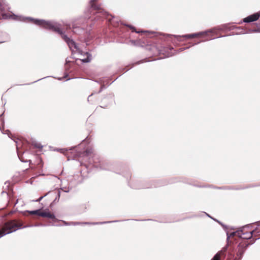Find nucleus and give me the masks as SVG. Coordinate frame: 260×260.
Here are the masks:
<instances>
[{
	"instance_id": "nucleus-17",
	"label": "nucleus",
	"mask_w": 260,
	"mask_h": 260,
	"mask_svg": "<svg viewBox=\"0 0 260 260\" xmlns=\"http://www.w3.org/2000/svg\"><path fill=\"white\" fill-rule=\"evenodd\" d=\"M129 27L133 29H134V28L133 26H129Z\"/></svg>"
},
{
	"instance_id": "nucleus-18",
	"label": "nucleus",
	"mask_w": 260,
	"mask_h": 260,
	"mask_svg": "<svg viewBox=\"0 0 260 260\" xmlns=\"http://www.w3.org/2000/svg\"><path fill=\"white\" fill-rule=\"evenodd\" d=\"M113 19H114V17H113V18H112V19H109V21H113Z\"/></svg>"
},
{
	"instance_id": "nucleus-3",
	"label": "nucleus",
	"mask_w": 260,
	"mask_h": 260,
	"mask_svg": "<svg viewBox=\"0 0 260 260\" xmlns=\"http://www.w3.org/2000/svg\"><path fill=\"white\" fill-rule=\"evenodd\" d=\"M236 236L243 239H249L253 236L260 238V227L252 230L250 226L243 227L241 230L235 233Z\"/></svg>"
},
{
	"instance_id": "nucleus-11",
	"label": "nucleus",
	"mask_w": 260,
	"mask_h": 260,
	"mask_svg": "<svg viewBox=\"0 0 260 260\" xmlns=\"http://www.w3.org/2000/svg\"><path fill=\"white\" fill-rule=\"evenodd\" d=\"M85 54L87 56L86 58L81 59V60L84 62H88L90 61L91 60V55L87 52H86Z\"/></svg>"
},
{
	"instance_id": "nucleus-6",
	"label": "nucleus",
	"mask_w": 260,
	"mask_h": 260,
	"mask_svg": "<svg viewBox=\"0 0 260 260\" xmlns=\"http://www.w3.org/2000/svg\"><path fill=\"white\" fill-rule=\"evenodd\" d=\"M249 244L247 241H243L239 243L238 246L237 256L240 258L243 254L247 246Z\"/></svg>"
},
{
	"instance_id": "nucleus-20",
	"label": "nucleus",
	"mask_w": 260,
	"mask_h": 260,
	"mask_svg": "<svg viewBox=\"0 0 260 260\" xmlns=\"http://www.w3.org/2000/svg\"><path fill=\"white\" fill-rule=\"evenodd\" d=\"M4 42H0V43H3Z\"/></svg>"
},
{
	"instance_id": "nucleus-19",
	"label": "nucleus",
	"mask_w": 260,
	"mask_h": 260,
	"mask_svg": "<svg viewBox=\"0 0 260 260\" xmlns=\"http://www.w3.org/2000/svg\"><path fill=\"white\" fill-rule=\"evenodd\" d=\"M92 95H93V94H90V95H89L88 98H89L90 96H92Z\"/></svg>"
},
{
	"instance_id": "nucleus-5",
	"label": "nucleus",
	"mask_w": 260,
	"mask_h": 260,
	"mask_svg": "<svg viewBox=\"0 0 260 260\" xmlns=\"http://www.w3.org/2000/svg\"><path fill=\"white\" fill-rule=\"evenodd\" d=\"M28 212L31 215H37L43 217H48L53 220L56 219L54 215L49 211H42L41 210L39 209Z\"/></svg>"
},
{
	"instance_id": "nucleus-16",
	"label": "nucleus",
	"mask_w": 260,
	"mask_h": 260,
	"mask_svg": "<svg viewBox=\"0 0 260 260\" xmlns=\"http://www.w3.org/2000/svg\"><path fill=\"white\" fill-rule=\"evenodd\" d=\"M80 224H91L92 223H90V222H83V223H80Z\"/></svg>"
},
{
	"instance_id": "nucleus-12",
	"label": "nucleus",
	"mask_w": 260,
	"mask_h": 260,
	"mask_svg": "<svg viewBox=\"0 0 260 260\" xmlns=\"http://www.w3.org/2000/svg\"><path fill=\"white\" fill-rule=\"evenodd\" d=\"M73 31L74 33L80 32V31H82V29H80L79 27H73Z\"/></svg>"
},
{
	"instance_id": "nucleus-8",
	"label": "nucleus",
	"mask_w": 260,
	"mask_h": 260,
	"mask_svg": "<svg viewBox=\"0 0 260 260\" xmlns=\"http://www.w3.org/2000/svg\"><path fill=\"white\" fill-rule=\"evenodd\" d=\"M226 248H224L221 251L218 252L211 260H223L225 257Z\"/></svg>"
},
{
	"instance_id": "nucleus-13",
	"label": "nucleus",
	"mask_w": 260,
	"mask_h": 260,
	"mask_svg": "<svg viewBox=\"0 0 260 260\" xmlns=\"http://www.w3.org/2000/svg\"><path fill=\"white\" fill-rule=\"evenodd\" d=\"M44 196H41L40 197L38 200H36L37 202H40L41 200H42V199L44 198Z\"/></svg>"
},
{
	"instance_id": "nucleus-1",
	"label": "nucleus",
	"mask_w": 260,
	"mask_h": 260,
	"mask_svg": "<svg viewBox=\"0 0 260 260\" xmlns=\"http://www.w3.org/2000/svg\"><path fill=\"white\" fill-rule=\"evenodd\" d=\"M4 10V7L0 3V19L2 18L3 19H6L10 18V17H12L14 19L19 20L21 21H25L24 19L29 20L30 21L32 22L36 25H39L45 28L51 30L53 31L57 32L58 34L60 35L61 38L68 44L70 48H72L73 47L74 48L78 50V46L76 43L72 39H71L69 37L63 33V29L61 24L55 22L46 21L41 19H34L29 17L24 18L23 17L21 18V17H19L15 15L13 16L8 15L6 14L3 13V12Z\"/></svg>"
},
{
	"instance_id": "nucleus-9",
	"label": "nucleus",
	"mask_w": 260,
	"mask_h": 260,
	"mask_svg": "<svg viewBox=\"0 0 260 260\" xmlns=\"http://www.w3.org/2000/svg\"><path fill=\"white\" fill-rule=\"evenodd\" d=\"M206 33H207L206 31L201 32H199V33H194V34H189V35H185L182 36V37L186 38L187 39H189V38H194L195 37L201 36Z\"/></svg>"
},
{
	"instance_id": "nucleus-15",
	"label": "nucleus",
	"mask_w": 260,
	"mask_h": 260,
	"mask_svg": "<svg viewBox=\"0 0 260 260\" xmlns=\"http://www.w3.org/2000/svg\"><path fill=\"white\" fill-rule=\"evenodd\" d=\"M250 31L251 32H258V31H259L258 30V29H252V30H250Z\"/></svg>"
},
{
	"instance_id": "nucleus-10",
	"label": "nucleus",
	"mask_w": 260,
	"mask_h": 260,
	"mask_svg": "<svg viewBox=\"0 0 260 260\" xmlns=\"http://www.w3.org/2000/svg\"><path fill=\"white\" fill-rule=\"evenodd\" d=\"M93 151L92 149H87L82 154V156H90L92 155Z\"/></svg>"
},
{
	"instance_id": "nucleus-7",
	"label": "nucleus",
	"mask_w": 260,
	"mask_h": 260,
	"mask_svg": "<svg viewBox=\"0 0 260 260\" xmlns=\"http://www.w3.org/2000/svg\"><path fill=\"white\" fill-rule=\"evenodd\" d=\"M260 17V12L248 16L243 19L244 22L249 23L256 21Z\"/></svg>"
},
{
	"instance_id": "nucleus-2",
	"label": "nucleus",
	"mask_w": 260,
	"mask_h": 260,
	"mask_svg": "<svg viewBox=\"0 0 260 260\" xmlns=\"http://www.w3.org/2000/svg\"><path fill=\"white\" fill-rule=\"evenodd\" d=\"M23 222L20 220H10L2 225H0V237L10 234L21 229L23 226Z\"/></svg>"
},
{
	"instance_id": "nucleus-14",
	"label": "nucleus",
	"mask_w": 260,
	"mask_h": 260,
	"mask_svg": "<svg viewBox=\"0 0 260 260\" xmlns=\"http://www.w3.org/2000/svg\"><path fill=\"white\" fill-rule=\"evenodd\" d=\"M59 151V152H60L61 153H64L66 150H64V149H60Z\"/></svg>"
},
{
	"instance_id": "nucleus-4",
	"label": "nucleus",
	"mask_w": 260,
	"mask_h": 260,
	"mask_svg": "<svg viewBox=\"0 0 260 260\" xmlns=\"http://www.w3.org/2000/svg\"><path fill=\"white\" fill-rule=\"evenodd\" d=\"M99 0H90V4L91 6V9L92 11L95 10L97 11L95 12L96 16L94 19L96 20L100 19V18L102 17H107L108 14L106 12L104 11L103 10L100 6L96 5L94 3L98 1Z\"/></svg>"
}]
</instances>
